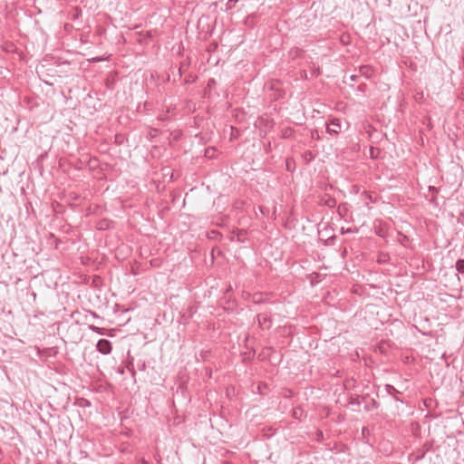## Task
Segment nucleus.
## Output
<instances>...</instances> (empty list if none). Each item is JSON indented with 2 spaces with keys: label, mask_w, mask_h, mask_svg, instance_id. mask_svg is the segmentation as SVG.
<instances>
[{
  "label": "nucleus",
  "mask_w": 464,
  "mask_h": 464,
  "mask_svg": "<svg viewBox=\"0 0 464 464\" xmlns=\"http://www.w3.org/2000/svg\"><path fill=\"white\" fill-rule=\"evenodd\" d=\"M96 349L102 354H109L112 350V345L109 340L101 339L96 343Z\"/></svg>",
  "instance_id": "nucleus-1"
},
{
  "label": "nucleus",
  "mask_w": 464,
  "mask_h": 464,
  "mask_svg": "<svg viewBox=\"0 0 464 464\" xmlns=\"http://www.w3.org/2000/svg\"><path fill=\"white\" fill-rule=\"evenodd\" d=\"M342 129L341 121L339 119H332L326 125V131L331 135H337Z\"/></svg>",
  "instance_id": "nucleus-2"
},
{
  "label": "nucleus",
  "mask_w": 464,
  "mask_h": 464,
  "mask_svg": "<svg viewBox=\"0 0 464 464\" xmlns=\"http://www.w3.org/2000/svg\"><path fill=\"white\" fill-rule=\"evenodd\" d=\"M365 397H367V399H366V401H363V403H364L363 409L366 411H371L379 407V402L375 399L370 398L369 395H366Z\"/></svg>",
  "instance_id": "nucleus-3"
},
{
  "label": "nucleus",
  "mask_w": 464,
  "mask_h": 464,
  "mask_svg": "<svg viewBox=\"0 0 464 464\" xmlns=\"http://www.w3.org/2000/svg\"><path fill=\"white\" fill-rule=\"evenodd\" d=\"M258 324L263 328H269L271 326V318L267 314H257Z\"/></svg>",
  "instance_id": "nucleus-4"
},
{
  "label": "nucleus",
  "mask_w": 464,
  "mask_h": 464,
  "mask_svg": "<svg viewBox=\"0 0 464 464\" xmlns=\"http://www.w3.org/2000/svg\"><path fill=\"white\" fill-rule=\"evenodd\" d=\"M385 391L389 395L392 396L395 401L403 402V401L397 396V394H400L401 392L394 386L386 384Z\"/></svg>",
  "instance_id": "nucleus-5"
},
{
  "label": "nucleus",
  "mask_w": 464,
  "mask_h": 464,
  "mask_svg": "<svg viewBox=\"0 0 464 464\" xmlns=\"http://www.w3.org/2000/svg\"><path fill=\"white\" fill-rule=\"evenodd\" d=\"M359 72L361 75L365 76L366 78H370L372 74V69L369 65L360 66Z\"/></svg>",
  "instance_id": "nucleus-6"
},
{
  "label": "nucleus",
  "mask_w": 464,
  "mask_h": 464,
  "mask_svg": "<svg viewBox=\"0 0 464 464\" xmlns=\"http://www.w3.org/2000/svg\"><path fill=\"white\" fill-rule=\"evenodd\" d=\"M324 204L327 206L328 208H335L336 206V200L334 198H332L330 196H327L326 198H324Z\"/></svg>",
  "instance_id": "nucleus-7"
},
{
  "label": "nucleus",
  "mask_w": 464,
  "mask_h": 464,
  "mask_svg": "<svg viewBox=\"0 0 464 464\" xmlns=\"http://www.w3.org/2000/svg\"><path fill=\"white\" fill-rule=\"evenodd\" d=\"M304 51L300 48H293L291 49V51L289 52V54L290 56L295 59V58H298V57H301L302 54H303Z\"/></svg>",
  "instance_id": "nucleus-8"
},
{
  "label": "nucleus",
  "mask_w": 464,
  "mask_h": 464,
  "mask_svg": "<svg viewBox=\"0 0 464 464\" xmlns=\"http://www.w3.org/2000/svg\"><path fill=\"white\" fill-rule=\"evenodd\" d=\"M367 397L363 396L362 398L360 397H356V398H352L349 401V403L351 405H357V406H360L362 403H363L364 401H366Z\"/></svg>",
  "instance_id": "nucleus-9"
},
{
  "label": "nucleus",
  "mask_w": 464,
  "mask_h": 464,
  "mask_svg": "<svg viewBox=\"0 0 464 464\" xmlns=\"http://www.w3.org/2000/svg\"><path fill=\"white\" fill-rule=\"evenodd\" d=\"M455 266L459 273L464 274V259L457 260Z\"/></svg>",
  "instance_id": "nucleus-10"
},
{
  "label": "nucleus",
  "mask_w": 464,
  "mask_h": 464,
  "mask_svg": "<svg viewBox=\"0 0 464 464\" xmlns=\"http://www.w3.org/2000/svg\"><path fill=\"white\" fill-rule=\"evenodd\" d=\"M89 328H90L93 333H96V334H104V333H103L104 329L100 328V327H98V326H95V325H93V324H91V325L89 326Z\"/></svg>",
  "instance_id": "nucleus-11"
},
{
  "label": "nucleus",
  "mask_w": 464,
  "mask_h": 464,
  "mask_svg": "<svg viewBox=\"0 0 464 464\" xmlns=\"http://www.w3.org/2000/svg\"><path fill=\"white\" fill-rule=\"evenodd\" d=\"M237 3V0H228L226 5L227 9H232L236 5Z\"/></svg>",
  "instance_id": "nucleus-12"
},
{
  "label": "nucleus",
  "mask_w": 464,
  "mask_h": 464,
  "mask_svg": "<svg viewBox=\"0 0 464 464\" xmlns=\"http://www.w3.org/2000/svg\"><path fill=\"white\" fill-rule=\"evenodd\" d=\"M128 370L130 371V372L131 376H132L133 378H135L136 371L134 370V368H133V367H130V366H128Z\"/></svg>",
  "instance_id": "nucleus-13"
},
{
  "label": "nucleus",
  "mask_w": 464,
  "mask_h": 464,
  "mask_svg": "<svg viewBox=\"0 0 464 464\" xmlns=\"http://www.w3.org/2000/svg\"><path fill=\"white\" fill-rule=\"evenodd\" d=\"M320 74V70L316 69L313 72L312 75L314 77H317Z\"/></svg>",
  "instance_id": "nucleus-14"
},
{
  "label": "nucleus",
  "mask_w": 464,
  "mask_h": 464,
  "mask_svg": "<svg viewBox=\"0 0 464 464\" xmlns=\"http://www.w3.org/2000/svg\"><path fill=\"white\" fill-rule=\"evenodd\" d=\"M374 151H375V149L372 147L370 149V155L372 158H375Z\"/></svg>",
  "instance_id": "nucleus-15"
},
{
  "label": "nucleus",
  "mask_w": 464,
  "mask_h": 464,
  "mask_svg": "<svg viewBox=\"0 0 464 464\" xmlns=\"http://www.w3.org/2000/svg\"><path fill=\"white\" fill-rule=\"evenodd\" d=\"M358 77H359L358 75L353 74L350 76V80L354 82V81H357Z\"/></svg>",
  "instance_id": "nucleus-16"
},
{
  "label": "nucleus",
  "mask_w": 464,
  "mask_h": 464,
  "mask_svg": "<svg viewBox=\"0 0 464 464\" xmlns=\"http://www.w3.org/2000/svg\"><path fill=\"white\" fill-rule=\"evenodd\" d=\"M145 36H146L147 38H151V36H152V35H151V32H146Z\"/></svg>",
  "instance_id": "nucleus-17"
},
{
  "label": "nucleus",
  "mask_w": 464,
  "mask_h": 464,
  "mask_svg": "<svg viewBox=\"0 0 464 464\" xmlns=\"http://www.w3.org/2000/svg\"><path fill=\"white\" fill-rule=\"evenodd\" d=\"M303 77H304L305 79H307V73L305 71L303 72Z\"/></svg>",
  "instance_id": "nucleus-18"
},
{
  "label": "nucleus",
  "mask_w": 464,
  "mask_h": 464,
  "mask_svg": "<svg viewBox=\"0 0 464 464\" xmlns=\"http://www.w3.org/2000/svg\"><path fill=\"white\" fill-rule=\"evenodd\" d=\"M140 369L141 370H144L145 369V362L142 363V365H140Z\"/></svg>",
  "instance_id": "nucleus-19"
},
{
  "label": "nucleus",
  "mask_w": 464,
  "mask_h": 464,
  "mask_svg": "<svg viewBox=\"0 0 464 464\" xmlns=\"http://www.w3.org/2000/svg\"><path fill=\"white\" fill-rule=\"evenodd\" d=\"M141 464H149L146 460L142 459Z\"/></svg>",
  "instance_id": "nucleus-20"
},
{
  "label": "nucleus",
  "mask_w": 464,
  "mask_h": 464,
  "mask_svg": "<svg viewBox=\"0 0 464 464\" xmlns=\"http://www.w3.org/2000/svg\"><path fill=\"white\" fill-rule=\"evenodd\" d=\"M119 372L122 374L124 372V370L123 369H120Z\"/></svg>",
  "instance_id": "nucleus-21"
},
{
  "label": "nucleus",
  "mask_w": 464,
  "mask_h": 464,
  "mask_svg": "<svg viewBox=\"0 0 464 464\" xmlns=\"http://www.w3.org/2000/svg\"><path fill=\"white\" fill-rule=\"evenodd\" d=\"M239 0H237V2H238Z\"/></svg>",
  "instance_id": "nucleus-22"
}]
</instances>
